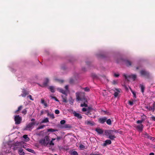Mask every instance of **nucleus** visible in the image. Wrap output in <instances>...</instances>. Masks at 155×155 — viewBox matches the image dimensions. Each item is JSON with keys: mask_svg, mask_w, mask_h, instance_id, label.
<instances>
[{"mask_svg": "<svg viewBox=\"0 0 155 155\" xmlns=\"http://www.w3.org/2000/svg\"><path fill=\"white\" fill-rule=\"evenodd\" d=\"M84 90L86 91H88L89 90V89L88 87H86L84 88Z\"/></svg>", "mask_w": 155, "mask_h": 155, "instance_id": "cd10ccee", "label": "nucleus"}, {"mask_svg": "<svg viewBox=\"0 0 155 155\" xmlns=\"http://www.w3.org/2000/svg\"><path fill=\"white\" fill-rule=\"evenodd\" d=\"M140 86L141 90L142 92L143 93L144 89V87L143 85H140Z\"/></svg>", "mask_w": 155, "mask_h": 155, "instance_id": "6ab92c4d", "label": "nucleus"}, {"mask_svg": "<svg viewBox=\"0 0 155 155\" xmlns=\"http://www.w3.org/2000/svg\"><path fill=\"white\" fill-rule=\"evenodd\" d=\"M60 139H61V137H58L57 138V140H59Z\"/></svg>", "mask_w": 155, "mask_h": 155, "instance_id": "49530a36", "label": "nucleus"}, {"mask_svg": "<svg viewBox=\"0 0 155 155\" xmlns=\"http://www.w3.org/2000/svg\"><path fill=\"white\" fill-rule=\"evenodd\" d=\"M23 137L25 139V141L26 142L28 141L29 140V139L28 137V135H24L23 136Z\"/></svg>", "mask_w": 155, "mask_h": 155, "instance_id": "ddd939ff", "label": "nucleus"}, {"mask_svg": "<svg viewBox=\"0 0 155 155\" xmlns=\"http://www.w3.org/2000/svg\"><path fill=\"white\" fill-rule=\"evenodd\" d=\"M81 95V93H76V96L77 100L78 101L80 100H81L84 102L83 104H81V107H87V104L86 103L87 102V101L85 100V98H84L82 99H81L80 97V96Z\"/></svg>", "mask_w": 155, "mask_h": 155, "instance_id": "7ed1b4c3", "label": "nucleus"}, {"mask_svg": "<svg viewBox=\"0 0 155 155\" xmlns=\"http://www.w3.org/2000/svg\"><path fill=\"white\" fill-rule=\"evenodd\" d=\"M73 114L75 117H77L79 119H81L82 118V116L81 114L77 113L75 111L74 112Z\"/></svg>", "mask_w": 155, "mask_h": 155, "instance_id": "0eeeda50", "label": "nucleus"}, {"mask_svg": "<svg viewBox=\"0 0 155 155\" xmlns=\"http://www.w3.org/2000/svg\"><path fill=\"white\" fill-rule=\"evenodd\" d=\"M35 120V119H32L31 120V121H34Z\"/></svg>", "mask_w": 155, "mask_h": 155, "instance_id": "864d4df0", "label": "nucleus"}, {"mask_svg": "<svg viewBox=\"0 0 155 155\" xmlns=\"http://www.w3.org/2000/svg\"><path fill=\"white\" fill-rule=\"evenodd\" d=\"M151 118L153 121H155V117L152 116L151 117Z\"/></svg>", "mask_w": 155, "mask_h": 155, "instance_id": "e433bc0d", "label": "nucleus"}, {"mask_svg": "<svg viewBox=\"0 0 155 155\" xmlns=\"http://www.w3.org/2000/svg\"><path fill=\"white\" fill-rule=\"evenodd\" d=\"M65 123V121L64 120H61L60 122V123L61 124H64Z\"/></svg>", "mask_w": 155, "mask_h": 155, "instance_id": "7c9ffc66", "label": "nucleus"}, {"mask_svg": "<svg viewBox=\"0 0 155 155\" xmlns=\"http://www.w3.org/2000/svg\"><path fill=\"white\" fill-rule=\"evenodd\" d=\"M65 88L66 89V90L65 91H64L61 88H58V89L59 91H60V92L62 93L63 94L65 95V97H63L64 96L63 95H62V97L63 98V101L64 102H67V99L66 97V96H67L66 93L68 91V86H66L65 87Z\"/></svg>", "mask_w": 155, "mask_h": 155, "instance_id": "f03ea898", "label": "nucleus"}, {"mask_svg": "<svg viewBox=\"0 0 155 155\" xmlns=\"http://www.w3.org/2000/svg\"><path fill=\"white\" fill-rule=\"evenodd\" d=\"M86 123L87 125H93L94 124V123L93 122H91L89 121H87L86 122Z\"/></svg>", "mask_w": 155, "mask_h": 155, "instance_id": "a211bd4d", "label": "nucleus"}, {"mask_svg": "<svg viewBox=\"0 0 155 155\" xmlns=\"http://www.w3.org/2000/svg\"><path fill=\"white\" fill-rule=\"evenodd\" d=\"M130 78H132L134 80H135V79L136 78V76L135 75H132L130 76Z\"/></svg>", "mask_w": 155, "mask_h": 155, "instance_id": "412c9836", "label": "nucleus"}, {"mask_svg": "<svg viewBox=\"0 0 155 155\" xmlns=\"http://www.w3.org/2000/svg\"><path fill=\"white\" fill-rule=\"evenodd\" d=\"M35 124L34 122H32L31 123L28 125L25 128L26 130H30L32 129L33 127V126Z\"/></svg>", "mask_w": 155, "mask_h": 155, "instance_id": "39448f33", "label": "nucleus"}, {"mask_svg": "<svg viewBox=\"0 0 155 155\" xmlns=\"http://www.w3.org/2000/svg\"><path fill=\"white\" fill-rule=\"evenodd\" d=\"M49 144L51 145H54V143H53V141H51L50 142Z\"/></svg>", "mask_w": 155, "mask_h": 155, "instance_id": "72a5a7b5", "label": "nucleus"}, {"mask_svg": "<svg viewBox=\"0 0 155 155\" xmlns=\"http://www.w3.org/2000/svg\"><path fill=\"white\" fill-rule=\"evenodd\" d=\"M26 150L28 151L29 152L32 153H35V152L34 151V150L31 149L27 148V149H26Z\"/></svg>", "mask_w": 155, "mask_h": 155, "instance_id": "dca6fc26", "label": "nucleus"}, {"mask_svg": "<svg viewBox=\"0 0 155 155\" xmlns=\"http://www.w3.org/2000/svg\"><path fill=\"white\" fill-rule=\"evenodd\" d=\"M91 155H101L99 154H92Z\"/></svg>", "mask_w": 155, "mask_h": 155, "instance_id": "8fccbe9b", "label": "nucleus"}, {"mask_svg": "<svg viewBox=\"0 0 155 155\" xmlns=\"http://www.w3.org/2000/svg\"><path fill=\"white\" fill-rule=\"evenodd\" d=\"M127 65H130L131 64H130V62H129V61L127 63Z\"/></svg>", "mask_w": 155, "mask_h": 155, "instance_id": "a18cd8bd", "label": "nucleus"}, {"mask_svg": "<svg viewBox=\"0 0 155 155\" xmlns=\"http://www.w3.org/2000/svg\"><path fill=\"white\" fill-rule=\"evenodd\" d=\"M26 110H24L22 111V113L25 114H26Z\"/></svg>", "mask_w": 155, "mask_h": 155, "instance_id": "c9c22d12", "label": "nucleus"}, {"mask_svg": "<svg viewBox=\"0 0 155 155\" xmlns=\"http://www.w3.org/2000/svg\"><path fill=\"white\" fill-rule=\"evenodd\" d=\"M51 97L52 98L54 99L56 101H58V100L55 97Z\"/></svg>", "mask_w": 155, "mask_h": 155, "instance_id": "a19ab883", "label": "nucleus"}, {"mask_svg": "<svg viewBox=\"0 0 155 155\" xmlns=\"http://www.w3.org/2000/svg\"><path fill=\"white\" fill-rule=\"evenodd\" d=\"M149 155H154V154L153 153H151Z\"/></svg>", "mask_w": 155, "mask_h": 155, "instance_id": "09e8293b", "label": "nucleus"}, {"mask_svg": "<svg viewBox=\"0 0 155 155\" xmlns=\"http://www.w3.org/2000/svg\"><path fill=\"white\" fill-rule=\"evenodd\" d=\"M71 155H78L76 151L73 152L71 154Z\"/></svg>", "mask_w": 155, "mask_h": 155, "instance_id": "bb28decb", "label": "nucleus"}, {"mask_svg": "<svg viewBox=\"0 0 155 155\" xmlns=\"http://www.w3.org/2000/svg\"><path fill=\"white\" fill-rule=\"evenodd\" d=\"M41 103L43 104L44 103H45V102L44 100L43 99H41Z\"/></svg>", "mask_w": 155, "mask_h": 155, "instance_id": "37998d69", "label": "nucleus"}, {"mask_svg": "<svg viewBox=\"0 0 155 155\" xmlns=\"http://www.w3.org/2000/svg\"><path fill=\"white\" fill-rule=\"evenodd\" d=\"M144 120H138L137 121V124L141 123L143 122Z\"/></svg>", "mask_w": 155, "mask_h": 155, "instance_id": "c85d7f7f", "label": "nucleus"}, {"mask_svg": "<svg viewBox=\"0 0 155 155\" xmlns=\"http://www.w3.org/2000/svg\"><path fill=\"white\" fill-rule=\"evenodd\" d=\"M48 79H46V83H44L43 85V86H46L47 85V83L48 82Z\"/></svg>", "mask_w": 155, "mask_h": 155, "instance_id": "393cba45", "label": "nucleus"}, {"mask_svg": "<svg viewBox=\"0 0 155 155\" xmlns=\"http://www.w3.org/2000/svg\"><path fill=\"white\" fill-rule=\"evenodd\" d=\"M125 77L127 79V77L125 75Z\"/></svg>", "mask_w": 155, "mask_h": 155, "instance_id": "6e6d98bb", "label": "nucleus"}, {"mask_svg": "<svg viewBox=\"0 0 155 155\" xmlns=\"http://www.w3.org/2000/svg\"><path fill=\"white\" fill-rule=\"evenodd\" d=\"M22 96H24V95H23V94H22Z\"/></svg>", "mask_w": 155, "mask_h": 155, "instance_id": "4d7b16f0", "label": "nucleus"}, {"mask_svg": "<svg viewBox=\"0 0 155 155\" xmlns=\"http://www.w3.org/2000/svg\"><path fill=\"white\" fill-rule=\"evenodd\" d=\"M96 131L100 134H102L103 133V130L101 129H100L99 128H96Z\"/></svg>", "mask_w": 155, "mask_h": 155, "instance_id": "9d476101", "label": "nucleus"}, {"mask_svg": "<svg viewBox=\"0 0 155 155\" xmlns=\"http://www.w3.org/2000/svg\"><path fill=\"white\" fill-rule=\"evenodd\" d=\"M155 103H154L153 104V111L155 110Z\"/></svg>", "mask_w": 155, "mask_h": 155, "instance_id": "79ce46f5", "label": "nucleus"}, {"mask_svg": "<svg viewBox=\"0 0 155 155\" xmlns=\"http://www.w3.org/2000/svg\"><path fill=\"white\" fill-rule=\"evenodd\" d=\"M21 120V118L19 116H16L15 117V120L16 124H19L20 123Z\"/></svg>", "mask_w": 155, "mask_h": 155, "instance_id": "423d86ee", "label": "nucleus"}, {"mask_svg": "<svg viewBox=\"0 0 155 155\" xmlns=\"http://www.w3.org/2000/svg\"><path fill=\"white\" fill-rule=\"evenodd\" d=\"M55 140V138H52V140H51V141H53L54 140Z\"/></svg>", "mask_w": 155, "mask_h": 155, "instance_id": "603ef678", "label": "nucleus"}, {"mask_svg": "<svg viewBox=\"0 0 155 155\" xmlns=\"http://www.w3.org/2000/svg\"><path fill=\"white\" fill-rule=\"evenodd\" d=\"M49 142V137L48 136H46L43 139L40 140V143L44 145H46Z\"/></svg>", "mask_w": 155, "mask_h": 155, "instance_id": "20e7f679", "label": "nucleus"}, {"mask_svg": "<svg viewBox=\"0 0 155 155\" xmlns=\"http://www.w3.org/2000/svg\"><path fill=\"white\" fill-rule=\"evenodd\" d=\"M143 117H146V116L145 115H143Z\"/></svg>", "mask_w": 155, "mask_h": 155, "instance_id": "5fc2aeb1", "label": "nucleus"}, {"mask_svg": "<svg viewBox=\"0 0 155 155\" xmlns=\"http://www.w3.org/2000/svg\"><path fill=\"white\" fill-rule=\"evenodd\" d=\"M128 103L129 105H132L133 104V102L131 101H129Z\"/></svg>", "mask_w": 155, "mask_h": 155, "instance_id": "c756f323", "label": "nucleus"}, {"mask_svg": "<svg viewBox=\"0 0 155 155\" xmlns=\"http://www.w3.org/2000/svg\"><path fill=\"white\" fill-rule=\"evenodd\" d=\"M43 104L44 105H45V107L47 106V104H46L45 103H44Z\"/></svg>", "mask_w": 155, "mask_h": 155, "instance_id": "3c124183", "label": "nucleus"}, {"mask_svg": "<svg viewBox=\"0 0 155 155\" xmlns=\"http://www.w3.org/2000/svg\"><path fill=\"white\" fill-rule=\"evenodd\" d=\"M116 91H117L115 92L114 94V96L115 97H116L118 96V95L120 92V91H119L118 90H117V89Z\"/></svg>", "mask_w": 155, "mask_h": 155, "instance_id": "2eb2a0df", "label": "nucleus"}, {"mask_svg": "<svg viewBox=\"0 0 155 155\" xmlns=\"http://www.w3.org/2000/svg\"><path fill=\"white\" fill-rule=\"evenodd\" d=\"M107 123L109 124L110 125L111 124V121L110 119H108L106 121Z\"/></svg>", "mask_w": 155, "mask_h": 155, "instance_id": "aec40b11", "label": "nucleus"}, {"mask_svg": "<svg viewBox=\"0 0 155 155\" xmlns=\"http://www.w3.org/2000/svg\"><path fill=\"white\" fill-rule=\"evenodd\" d=\"M143 128V125L140 124L137 127V129L139 130L142 131Z\"/></svg>", "mask_w": 155, "mask_h": 155, "instance_id": "9b49d317", "label": "nucleus"}, {"mask_svg": "<svg viewBox=\"0 0 155 155\" xmlns=\"http://www.w3.org/2000/svg\"><path fill=\"white\" fill-rule=\"evenodd\" d=\"M79 147L81 149H82L85 148V146L82 144H81L79 146Z\"/></svg>", "mask_w": 155, "mask_h": 155, "instance_id": "a878e982", "label": "nucleus"}, {"mask_svg": "<svg viewBox=\"0 0 155 155\" xmlns=\"http://www.w3.org/2000/svg\"><path fill=\"white\" fill-rule=\"evenodd\" d=\"M22 107V106H20V107H19L18 108V110L17 111H16V112H17L20 110L21 109Z\"/></svg>", "mask_w": 155, "mask_h": 155, "instance_id": "473e14b6", "label": "nucleus"}, {"mask_svg": "<svg viewBox=\"0 0 155 155\" xmlns=\"http://www.w3.org/2000/svg\"><path fill=\"white\" fill-rule=\"evenodd\" d=\"M47 131L48 132H54V131H56V130H55L54 129H52V128H50V129H48L47 130Z\"/></svg>", "mask_w": 155, "mask_h": 155, "instance_id": "5701e85b", "label": "nucleus"}, {"mask_svg": "<svg viewBox=\"0 0 155 155\" xmlns=\"http://www.w3.org/2000/svg\"><path fill=\"white\" fill-rule=\"evenodd\" d=\"M107 118L106 117L100 118L99 119V122L101 123H104L106 121Z\"/></svg>", "mask_w": 155, "mask_h": 155, "instance_id": "6e6552de", "label": "nucleus"}, {"mask_svg": "<svg viewBox=\"0 0 155 155\" xmlns=\"http://www.w3.org/2000/svg\"><path fill=\"white\" fill-rule=\"evenodd\" d=\"M19 153L20 155H24V152L23 151L22 149H20L19 150Z\"/></svg>", "mask_w": 155, "mask_h": 155, "instance_id": "f3484780", "label": "nucleus"}, {"mask_svg": "<svg viewBox=\"0 0 155 155\" xmlns=\"http://www.w3.org/2000/svg\"><path fill=\"white\" fill-rule=\"evenodd\" d=\"M145 72L144 71H142L141 72V73L142 75H144L145 74Z\"/></svg>", "mask_w": 155, "mask_h": 155, "instance_id": "f704fd0d", "label": "nucleus"}, {"mask_svg": "<svg viewBox=\"0 0 155 155\" xmlns=\"http://www.w3.org/2000/svg\"><path fill=\"white\" fill-rule=\"evenodd\" d=\"M91 109V108L89 107H88L87 108H82V110L83 111H87L88 112H89L90 111Z\"/></svg>", "mask_w": 155, "mask_h": 155, "instance_id": "4468645a", "label": "nucleus"}, {"mask_svg": "<svg viewBox=\"0 0 155 155\" xmlns=\"http://www.w3.org/2000/svg\"><path fill=\"white\" fill-rule=\"evenodd\" d=\"M111 143V141L110 140H106L103 144L104 146H106L107 144H110Z\"/></svg>", "mask_w": 155, "mask_h": 155, "instance_id": "1a4fd4ad", "label": "nucleus"}, {"mask_svg": "<svg viewBox=\"0 0 155 155\" xmlns=\"http://www.w3.org/2000/svg\"><path fill=\"white\" fill-rule=\"evenodd\" d=\"M54 155H57V154H55Z\"/></svg>", "mask_w": 155, "mask_h": 155, "instance_id": "13d9d810", "label": "nucleus"}, {"mask_svg": "<svg viewBox=\"0 0 155 155\" xmlns=\"http://www.w3.org/2000/svg\"><path fill=\"white\" fill-rule=\"evenodd\" d=\"M49 89L50 90V91L52 92H54V88L53 87H49Z\"/></svg>", "mask_w": 155, "mask_h": 155, "instance_id": "4be33fe9", "label": "nucleus"}, {"mask_svg": "<svg viewBox=\"0 0 155 155\" xmlns=\"http://www.w3.org/2000/svg\"><path fill=\"white\" fill-rule=\"evenodd\" d=\"M116 132L112 130H107L105 131V134L108 136V138L111 140H114L115 138V133Z\"/></svg>", "mask_w": 155, "mask_h": 155, "instance_id": "f257e3e1", "label": "nucleus"}, {"mask_svg": "<svg viewBox=\"0 0 155 155\" xmlns=\"http://www.w3.org/2000/svg\"><path fill=\"white\" fill-rule=\"evenodd\" d=\"M59 111L58 110H56L55 111V113L56 114H58L59 113Z\"/></svg>", "mask_w": 155, "mask_h": 155, "instance_id": "2f4dec72", "label": "nucleus"}, {"mask_svg": "<svg viewBox=\"0 0 155 155\" xmlns=\"http://www.w3.org/2000/svg\"><path fill=\"white\" fill-rule=\"evenodd\" d=\"M48 116H50L53 119L54 118V115L53 114H48Z\"/></svg>", "mask_w": 155, "mask_h": 155, "instance_id": "b1692460", "label": "nucleus"}, {"mask_svg": "<svg viewBox=\"0 0 155 155\" xmlns=\"http://www.w3.org/2000/svg\"><path fill=\"white\" fill-rule=\"evenodd\" d=\"M132 92L133 94L134 95V97H136V94L133 91H132Z\"/></svg>", "mask_w": 155, "mask_h": 155, "instance_id": "ea45409f", "label": "nucleus"}, {"mask_svg": "<svg viewBox=\"0 0 155 155\" xmlns=\"http://www.w3.org/2000/svg\"><path fill=\"white\" fill-rule=\"evenodd\" d=\"M29 98L31 99V100H33L31 98V95H29L28 96Z\"/></svg>", "mask_w": 155, "mask_h": 155, "instance_id": "c03bdc74", "label": "nucleus"}, {"mask_svg": "<svg viewBox=\"0 0 155 155\" xmlns=\"http://www.w3.org/2000/svg\"><path fill=\"white\" fill-rule=\"evenodd\" d=\"M113 83L114 84H115L117 83V81H113Z\"/></svg>", "mask_w": 155, "mask_h": 155, "instance_id": "de8ad7c7", "label": "nucleus"}, {"mask_svg": "<svg viewBox=\"0 0 155 155\" xmlns=\"http://www.w3.org/2000/svg\"><path fill=\"white\" fill-rule=\"evenodd\" d=\"M49 122L48 119V118H46L44 119L41 122V123H45L47 122Z\"/></svg>", "mask_w": 155, "mask_h": 155, "instance_id": "f8f14e48", "label": "nucleus"}, {"mask_svg": "<svg viewBox=\"0 0 155 155\" xmlns=\"http://www.w3.org/2000/svg\"><path fill=\"white\" fill-rule=\"evenodd\" d=\"M44 127V126H41L39 127H38V129H39L42 128Z\"/></svg>", "mask_w": 155, "mask_h": 155, "instance_id": "4c0bfd02", "label": "nucleus"}, {"mask_svg": "<svg viewBox=\"0 0 155 155\" xmlns=\"http://www.w3.org/2000/svg\"><path fill=\"white\" fill-rule=\"evenodd\" d=\"M114 76L115 77H117L119 76V74H115Z\"/></svg>", "mask_w": 155, "mask_h": 155, "instance_id": "58836bf2", "label": "nucleus"}]
</instances>
